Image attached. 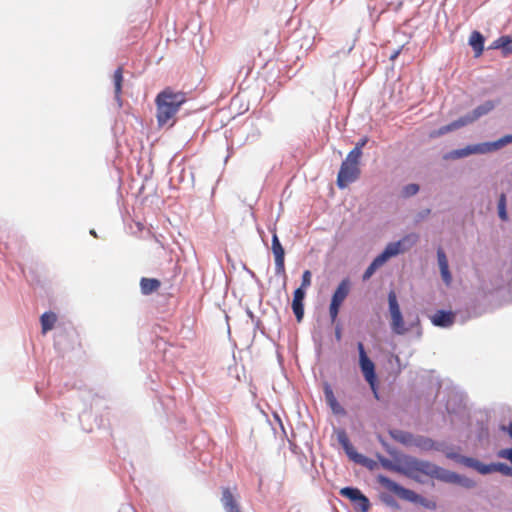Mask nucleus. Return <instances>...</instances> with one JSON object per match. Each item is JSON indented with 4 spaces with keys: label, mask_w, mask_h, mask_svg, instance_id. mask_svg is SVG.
<instances>
[{
    "label": "nucleus",
    "mask_w": 512,
    "mask_h": 512,
    "mask_svg": "<svg viewBox=\"0 0 512 512\" xmlns=\"http://www.w3.org/2000/svg\"><path fill=\"white\" fill-rule=\"evenodd\" d=\"M185 101L186 97L182 92H174L171 88H166L161 91L155 99L158 125L162 127L168 124L169 121L175 117Z\"/></svg>",
    "instance_id": "f257e3e1"
},
{
    "label": "nucleus",
    "mask_w": 512,
    "mask_h": 512,
    "mask_svg": "<svg viewBox=\"0 0 512 512\" xmlns=\"http://www.w3.org/2000/svg\"><path fill=\"white\" fill-rule=\"evenodd\" d=\"M418 240L416 234H410L397 242L389 243L384 251L379 254L368 266L363 274V280L366 281L372 277L375 271L380 268L391 257L409 250Z\"/></svg>",
    "instance_id": "f03ea898"
},
{
    "label": "nucleus",
    "mask_w": 512,
    "mask_h": 512,
    "mask_svg": "<svg viewBox=\"0 0 512 512\" xmlns=\"http://www.w3.org/2000/svg\"><path fill=\"white\" fill-rule=\"evenodd\" d=\"M383 466L411 478H418L420 474L433 475L436 471V467L431 463L414 458L406 459L402 465L398 466L391 464L389 461H385L383 462Z\"/></svg>",
    "instance_id": "7ed1b4c3"
},
{
    "label": "nucleus",
    "mask_w": 512,
    "mask_h": 512,
    "mask_svg": "<svg viewBox=\"0 0 512 512\" xmlns=\"http://www.w3.org/2000/svg\"><path fill=\"white\" fill-rule=\"evenodd\" d=\"M378 483L381 484L384 488H386L388 491L396 494L399 498L419 503L425 508L434 510L436 509V503L432 500H428L426 498L421 497L420 495L416 494L414 491L406 489L393 480L389 479L386 476L379 475L377 477Z\"/></svg>",
    "instance_id": "20e7f679"
},
{
    "label": "nucleus",
    "mask_w": 512,
    "mask_h": 512,
    "mask_svg": "<svg viewBox=\"0 0 512 512\" xmlns=\"http://www.w3.org/2000/svg\"><path fill=\"white\" fill-rule=\"evenodd\" d=\"M360 159L351 157L349 154L346 159L341 163L340 170L337 175V186L340 189L346 188L349 184L355 182L361 174L359 167Z\"/></svg>",
    "instance_id": "39448f33"
},
{
    "label": "nucleus",
    "mask_w": 512,
    "mask_h": 512,
    "mask_svg": "<svg viewBox=\"0 0 512 512\" xmlns=\"http://www.w3.org/2000/svg\"><path fill=\"white\" fill-rule=\"evenodd\" d=\"M461 463L466 467L476 470L482 475H487L494 472H500L505 476H512V468L505 463H490L484 464L481 461L472 457H463Z\"/></svg>",
    "instance_id": "423d86ee"
},
{
    "label": "nucleus",
    "mask_w": 512,
    "mask_h": 512,
    "mask_svg": "<svg viewBox=\"0 0 512 512\" xmlns=\"http://www.w3.org/2000/svg\"><path fill=\"white\" fill-rule=\"evenodd\" d=\"M388 305L391 316V330L397 335H404L409 329L405 326L400 306L397 301V296L393 290L388 293Z\"/></svg>",
    "instance_id": "0eeeda50"
},
{
    "label": "nucleus",
    "mask_w": 512,
    "mask_h": 512,
    "mask_svg": "<svg viewBox=\"0 0 512 512\" xmlns=\"http://www.w3.org/2000/svg\"><path fill=\"white\" fill-rule=\"evenodd\" d=\"M359 351V364L361 371L364 375L365 380L369 383L374 396L378 398L377 388H376V373H375V365L373 361L367 356L366 351L364 349V345L362 342H359L357 345Z\"/></svg>",
    "instance_id": "6e6552de"
},
{
    "label": "nucleus",
    "mask_w": 512,
    "mask_h": 512,
    "mask_svg": "<svg viewBox=\"0 0 512 512\" xmlns=\"http://www.w3.org/2000/svg\"><path fill=\"white\" fill-rule=\"evenodd\" d=\"M350 286V280L345 278L339 283L338 287L332 295L331 303L329 306V314L332 323H334L338 317L339 309L350 292Z\"/></svg>",
    "instance_id": "1a4fd4ad"
},
{
    "label": "nucleus",
    "mask_w": 512,
    "mask_h": 512,
    "mask_svg": "<svg viewBox=\"0 0 512 512\" xmlns=\"http://www.w3.org/2000/svg\"><path fill=\"white\" fill-rule=\"evenodd\" d=\"M511 142H512V134L506 135L495 142L478 144L473 147H469L467 149L457 151L456 153L459 157L467 156L470 153H487V152H491V151L500 149L501 147H503L506 144L511 143Z\"/></svg>",
    "instance_id": "9d476101"
},
{
    "label": "nucleus",
    "mask_w": 512,
    "mask_h": 512,
    "mask_svg": "<svg viewBox=\"0 0 512 512\" xmlns=\"http://www.w3.org/2000/svg\"><path fill=\"white\" fill-rule=\"evenodd\" d=\"M339 493L341 496L348 498L360 512L369 510V499L358 488L344 487L340 489Z\"/></svg>",
    "instance_id": "9b49d317"
},
{
    "label": "nucleus",
    "mask_w": 512,
    "mask_h": 512,
    "mask_svg": "<svg viewBox=\"0 0 512 512\" xmlns=\"http://www.w3.org/2000/svg\"><path fill=\"white\" fill-rule=\"evenodd\" d=\"M494 108V103L492 101H487L484 104L475 108L471 114L461 117L462 121L465 122V126L476 121L481 116L487 114Z\"/></svg>",
    "instance_id": "f8f14e48"
},
{
    "label": "nucleus",
    "mask_w": 512,
    "mask_h": 512,
    "mask_svg": "<svg viewBox=\"0 0 512 512\" xmlns=\"http://www.w3.org/2000/svg\"><path fill=\"white\" fill-rule=\"evenodd\" d=\"M305 298V291L301 288H297L294 291L293 301H292V310L295 314V317L298 322L303 319L304 316V305L303 300Z\"/></svg>",
    "instance_id": "ddd939ff"
},
{
    "label": "nucleus",
    "mask_w": 512,
    "mask_h": 512,
    "mask_svg": "<svg viewBox=\"0 0 512 512\" xmlns=\"http://www.w3.org/2000/svg\"><path fill=\"white\" fill-rule=\"evenodd\" d=\"M455 315L450 311L438 310L431 321L435 326L449 327L454 323Z\"/></svg>",
    "instance_id": "4468645a"
},
{
    "label": "nucleus",
    "mask_w": 512,
    "mask_h": 512,
    "mask_svg": "<svg viewBox=\"0 0 512 512\" xmlns=\"http://www.w3.org/2000/svg\"><path fill=\"white\" fill-rule=\"evenodd\" d=\"M437 258H438V264H439V268H440L441 277L446 285H450V283L452 281V275L449 271L447 257L441 248H439L437 251Z\"/></svg>",
    "instance_id": "2eb2a0df"
},
{
    "label": "nucleus",
    "mask_w": 512,
    "mask_h": 512,
    "mask_svg": "<svg viewBox=\"0 0 512 512\" xmlns=\"http://www.w3.org/2000/svg\"><path fill=\"white\" fill-rule=\"evenodd\" d=\"M161 286V282L155 278H142L140 280L141 292L144 295H150L157 291Z\"/></svg>",
    "instance_id": "dca6fc26"
},
{
    "label": "nucleus",
    "mask_w": 512,
    "mask_h": 512,
    "mask_svg": "<svg viewBox=\"0 0 512 512\" xmlns=\"http://www.w3.org/2000/svg\"><path fill=\"white\" fill-rule=\"evenodd\" d=\"M469 44L472 46L475 57H479L484 50V37L478 31H473L469 38Z\"/></svg>",
    "instance_id": "f3484780"
},
{
    "label": "nucleus",
    "mask_w": 512,
    "mask_h": 512,
    "mask_svg": "<svg viewBox=\"0 0 512 512\" xmlns=\"http://www.w3.org/2000/svg\"><path fill=\"white\" fill-rule=\"evenodd\" d=\"M40 321H41L42 333L46 334L49 330L53 329V327L57 321V316L53 312H45L44 314H42Z\"/></svg>",
    "instance_id": "a211bd4d"
},
{
    "label": "nucleus",
    "mask_w": 512,
    "mask_h": 512,
    "mask_svg": "<svg viewBox=\"0 0 512 512\" xmlns=\"http://www.w3.org/2000/svg\"><path fill=\"white\" fill-rule=\"evenodd\" d=\"M325 398L331 409L334 413L339 414L343 412V408L340 406V404L337 402L333 391L329 386L325 388Z\"/></svg>",
    "instance_id": "6ab92c4d"
},
{
    "label": "nucleus",
    "mask_w": 512,
    "mask_h": 512,
    "mask_svg": "<svg viewBox=\"0 0 512 512\" xmlns=\"http://www.w3.org/2000/svg\"><path fill=\"white\" fill-rule=\"evenodd\" d=\"M113 82H114V89H115V96L116 99H120V94L122 90V83H123V68L118 67L113 75Z\"/></svg>",
    "instance_id": "aec40b11"
},
{
    "label": "nucleus",
    "mask_w": 512,
    "mask_h": 512,
    "mask_svg": "<svg viewBox=\"0 0 512 512\" xmlns=\"http://www.w3.org/2000/svg\"><path fill=\"white\" fill-rule=\"evenodd\" d=\"M463 126H465V122H463L462 119L459 118L456 121H453L452 123L441 127L437 132L433 133L432 136L444 135Z\"/></svg>",
    "instance_id": "412c9836"
},
{
    "label": "nucleus",
    "mask_w": 512,
    "mask_h": 512,
    "mask_svg": "<svg viewBox=\"0 0 512 512\" xmlns=\"http://www.w3.org/2000/svg\"><path fill=\"white\" fill-rule=\"evenodd\" d=\"M393 439L397 442H400L404 445H412L413 444V436L412 434L404 431L396 430L391 433Z\"/></svg>",
    "instance_id": "4be33fe9"
},
{
    "label": "nucleus",
    "mask_w": 512,
    "mask_h": 512,
    "mask_svg": "<svg viewBox=\"0 0 512 512\" xmlns=\"http://www.w3.org/2000/svg\"><path fill=\"white\" fill-rule=\"evenodd\" d=\"M226 510L227 512H242L237 498L226 490Z\"/></svg>",
    "instance_id": "5701e85b"
},
{
    "label": "nucleus",
    "mask_w": 512,
    "mask_h": 512,
    "mask_svg": "<svg viewBox=\"0 0 512 512\" xmlns=\"http://www.w3.org/2000/svg\"><path fill=\"white\" fill-rule=\"evenodd\" d=\"M272 251L274 258H285V251L282 247L277 234L274 232L272 236Z\"/></svg>",
    "instance_id": "b1692460"
},
{
    "label": "nucleus",
    "mask_w": 512,
    "mask_h": 512,
    "mask_svg": "<svg viewBox=\"0 0 512 512\" xmlns=\"http://www.w3.org/2000/svg\"><path fill=\"white\" fill-rule=\"evenodd\" d=\"M368 137L361 138L355 145V147L348 153L351 157H357L361 159L362 157V149L367 144Z\"/></svg>",
    "instance_id": "393cba45"
},
{
    "label": "nucleus",
    "mask_w": 512,
    "mask_h": 512,
    "mask_svg": "<svg viewBox=\"0 0 512 512\" xmlns=\"http://www.w3.org/2000/svg\"><path fill=\"white\" fill-rule=\"evenodd\" d=\"M498 214L501 220L506 221L508 219L507 211H506V196L505 194H501L498 201Z\"/></svg>",
    "instance_id": "a878e982"
},
{
    "label": "nucleus",
    "mask_w": 512,
    "mask_h": 512,
    "mask_svg": "<svg viewBox=\"0 0 512 512\" xmlns=\"http://www.w3.org/2000/svg\"><path fill=\"white\" fill-rule=\"evenodd\" d=\"M311 281H312L311 272L309 270H305L302 274L301 286L299 288H301V289H303V291H305V289H307L311 285Z\"/></svg>",
    "instance_id": "bb28decb"
},
{
    "label": "nucleus",
    "mask_w": 512,
    "mask_h": 512,
    "mask_svg": "<svg viewBox=\"0 0 512 512\" xmlns=\"http://www.w3.org/2000/svg\"><path fill=\"white\" fill-rule=\"evenodd\" d=\"M418 191L419 186L417 184H408L403 188L402 194L404 197H410L415 195Z\"/></svg>",
    "instance_id": "cd10ccee"
},
{
    "label": "nucleus",
    "mask_w": 512,
    "mask_h": 512,
    "mask_svg": "<svg viewBox=\"0 0 512 512\" xmlns=\"http://www.w3.org/2000/svg\"><path fill=\"white\" fill-rule=\"evenodd\" d=\"M508 43V36H501L496 39L490 46L492 49H501L503 51L504 46Z\"/></svg>",
    "instance_id": "c85d7f7f"
},
{
    "label": "nucleus",
    "mask_w": 512,
    "mask_h": 512,
    "mask_svg": "<svg viewBox=\"0 0 512 512\" xmlns=\"http://www.w3.org/2000/svg\"><path fill=\"white\" fill-rule=\"evenodd\" d=\"M275 270L277 274L285 275V258H275Z\"/></svg>",
    "instance_id": "c756f323"
},
{
    "label": "nucleus",
    "mask_w": 512,
    "mask_h": 512,
    "mask_svg": "<svg viewBox=\"0 0 512 512\" xmlns=\"http://www.w3.org/2000/svg\"><path fill=\"white\" fill-rule=\"evenodd\" d=\"M338 441L343 448H347L348 446H350L351 443L345 431H340L338 433Z\"/></svg>",
    "instance_id": "7c9ffc66"
},
{
    "label": "nucleus",
    "mask_w": 512,
    "mask_h": 512,
    "mask_svg": "<svg viewBox=\"0 0 512 512\" xmlns=\"http://www.w3.org/2000/svg\"><path fill=\"white\" fill-rule=\"evenodd\" d=\"M344 450L351 459H353L357 462H361L359 459L360 455L355 452L354 447L351 443H350V446H348L347 448H344Z\"/></svg>",
    "instance_id": "2f4dec72"
},
{
    "label": "nucleus",
    "mask_w": 512,
    "mask_h": 512,
    "mask_svg": "<svg viewBox=\"0 0 512 512\" xmlns=\"http://www.w3.org/2000/svg\"><path fill=\"white\" fill-rule=\"evenodd\" d=\"M497 455L498 457L507 459L512 463V448L501 449Z\"/></svg>",
    "instance_id": "473e14b6"
},
{
    "label": "nucleus",
    "mask_w": 512,
    "mask_h": 512,
    "mask_svg": "<svg viewBox=\"0 0 512 512\" xmlns=\"http://www.w3.org/2000/svg\"><path fill=\"white\" fill-rule=\"evenodd\" d=\"M510 53H512V38H510L508 36V43H507L506 46H504L503 54L507 55V54H510Z\"/></svg>",
    "instance_id": "72a5a7b5"
},
{
    "label": "nucleus",
    "mask_w": 512,
    "mask_h": 512,
    "mask_svg": "<svg viewBox=\"0 0 512 512\" xmlns=\"http://www.w3.org/2000/svg\"><path fill=\"white\" fill-rule=\"evenodd\" d=\"M459 482L468 488L475 486V482L470 479H465L463 482L459 480Z\"/></svg>",
    "instance_id": "f704fd0d"
},
{
    "label": "nucleus",
    "mask_w": 512,
    "mask_h": 512,
    "mask_svg": "<svg viewBox=\"0 0 512 512\" xmlns=\"http://www.w3.org/2000/svg\"><path fill=\"white\" fill-rule=\"evenodd\" d=\"M501 429L503 431H506L509 434V436L512 438V422H510L507 427L506 426H502Z\"/></svg>",
    "instance_id": "c9c22d12"
},
{
    "label": "nucleus",
    "mask_w": 512,
    "mask_h": 512,
    "mask_svg": "<svg viewBox=\"0 0 512 512\" xmlns=\"http://www.w3.org/2000/svg\"><path fill=\"white\" fill-rule=\"evenodd\" d=\"M123 512H135L131 507H127L123 510Z\"/></svg>",
    "instance_id": "e433bc0d"
},
{
    "label": "nucleus",
    "mask_w": 512,
    "mask_h": 512,
    "mask_svg": "<svg viewBox=\"0 0 512 512\" xmlns=\"http://www.w3.org/2000/svg\"><path fill=\"white\" fill-rule=\"evenodd\" d=\"M336 337H337L338 339L340 338V331H339V330H337V331H336Z\"/></svg>",
    "instance_id": "4c0bfd02"
}]
</instances>
